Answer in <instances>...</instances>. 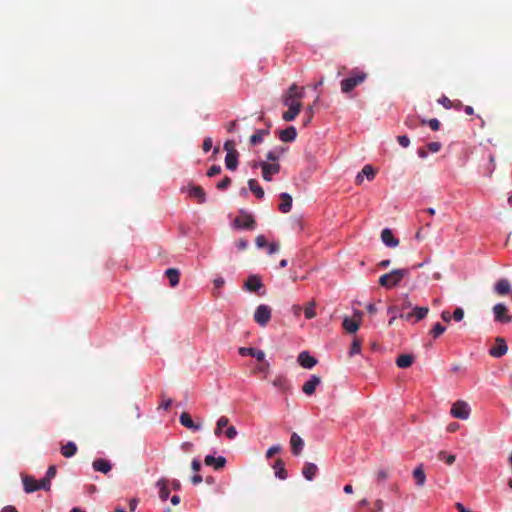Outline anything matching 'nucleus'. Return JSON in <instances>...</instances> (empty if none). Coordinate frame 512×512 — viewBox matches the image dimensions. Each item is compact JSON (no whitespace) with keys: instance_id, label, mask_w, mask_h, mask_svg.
I'll list each match as a JSON object with an SVG mask.
<instances>
[{"instance_id":"1","label":"nucleus","mask_w":512,"mask_h":512,"mask_svg":"<svg viewBox=\"0 0 512 512\" xmlns=\"http://www.w3.org/2000/svg\"><path fill=\"white\" fill-rule=\"evenodd\" d=\"M367 73L357 68L353 69L349 73V77L343 79L340 83L341 92L348 94L355 87L362 84L367 79Z\"/></svg>"},{"instance_id":"2","label":"nucleus","mask_w":512,"mask_h":512,"mask_svg":"<svg viewBox=\"0 0 512 512\" xmlns=\"http://www.w3.org/2000/svg\"><path fill=\"white\" fill-rule=\"evenodd\" d=\"M409 275V269H394L389 273L383 274L379 278V284L387 289L397 286L403 278Z\"/></svg>"},{"instance_id":"3","label":"nucleus","mask_w":512,"mask_h":512,"mask_svg":"<svg viewBox=\"0 0 512 512\" xmlns=\"http://www.w3.org/2000/svg\"><path fill=\"white\" fill-rule=\"evenodd\" d=\"M304 89L298 87L297 84L293 83L288 91L282 96V103L284 106H289L295 103H301V99L304 95Z\"/></svg>"},{"instance_id":"4","label":"nucleus","mask_w":512,"mask_h":512,"mask_svg":"<svg viewBox=\"0 0 512 512\" xmlns=\"http://www.w3.org/2000/svg\"><path fill=\"white\" fill-rule=\"evenodd\" d=\"M254 168L260 167L262 169V178L265 181H271L272 176L280 172V165L278 163H268L266 161L254 162Z\"/></svg>"},{"instance_id":"5","label":"nucleus","mask_w":512,"mask_h":512,"mask_svg":"<svg viewBox=\"0 0 512 512\" xmlns=\"http://www.w3.org/2000/svg\"><path fill=\"white\" fill-rule=\"evenodd\" d=\"M272 310L268 305H259L254 312V321L262 327H265L271 320Z\"/></svg>"},{"instance_id":"6","label":"nucleus","mask_w":512,"mask_h":512,"mask_svg":"<svg viewBox=\"0 0 512 512\" xmlns=\"http://www.w3.org/2000/svg\"><path fill=\"white\" fill-rule=\"evenodd\" d=\"M271 384L274 388L283 394H288L291 392V382L284 374L276 375L271 381Z\"/></svg>"},{"instance_id":"7","label":"nucleus","mask_w":512,"mask_h":512,"mask_svg":"<svg viewBox=\"0 0 512 512\" xmlns=\"http://www.w3.org/2000/svg\"><path fill=\"white\" fill-rule=\"evenodd\" d=\"M234 225L236 228L253 230L256 222L251 214L242 212L240 216L235 218Z\"/></svg>"},{"instance_id":"8","label":"nucleus","mask_w":512,"mask_h":512,"mask_svg":"<svg viewBox=\"0 0 512 512\" xmlns=\"http://www.w3.org/2000/svg\"><path fill=\"white\" fill-rule=\"evenodd\" d=\"M451 415L458 419H467L470 415L469 405L464 401H457L451 408Z\"/></svg>"},{"instance_id":"9","label":"nucleus","mask_w":512,"mask_h":512,"mask_svg":"<svg viewBox=\"0 0 512 512\" xmlns=\"http://www.w3.org/2000/svg\"><path fill=\"white\" fill-rule=\"evenodd\" d=\"M264 287L260 276L258 275H250L244 283V289L249 292H255L260 295V290Z\"/></svg>"},{"instance_id":"10","label":"nucleus","mask_w":512,"mask_h":512,"mask_svg":"<svg viewBox=\"0 0 512 512\" xmlns=\"http://www.w3.org/2000/svg\"><path fill=\"white\" fill-rule=\"evenodd\" d=\"M495 321L501 323H508L512 317L508 315V309L503 303H498L493 307Z\"/></svg>"},{"instance_id":"11","label":"nucleus","mask_w":512,"mask_h":512,"mask_svg":"<svg viewBox=\"0 0 512 512\" xmlns=\"http://www.w3.org/2000/svg\"><path fill=\"white\" fill-rule=\"evenodd\" d=\"M508 347L503 338H497L496 344L490 348L489 353L491 356L499 358L507 353Z\"/></svg>"},{"instance_id":"12","label":"nucleus","mask_w":512,"mask_h":512,"mask_svg":"<svg viewBox=\"0 0 512 512\" xmlns=\"http://www.w3.org/2000/svg\"><path fill=\"white\" fill-rule=\"evenodd\" d=\"M297 361L300 366L306 369H312L317 364V359L311 356L307 351H303L298 355Z\"/></svg>"},{"instance_id":"13","label":"nucleus","mask_w":512,"mask_h":512,"mask_svg":"<svg viewBox=\"0 0 512 512\" xmlns=\"http://www.w3.org/2000/svg\"><path fill=\"white\" fill-rule=\"evenodd\" d=\"M361 316H362V313L358 312L355 314V317H358V319H353V318H348V317L344 318L343 328L348 333H355L359 329Z\"/></svg>"},{"instance_id":"14","label":"nucleus","mask_w":512,"mask_h":512,"mask_svg":"<svg viewBox=\"0 0 512 512\" xmlns=\"http://www.w3.org/2000/svg\"><path fill=\"white\" fill-rule=\"evenodd\" d=\"M321 383V378L317 375H311L310 379L302 386V391L306 395H313L317 386Z\"/></svg>"},{"instance_id":"15","label":"nucleus","mask_w":512,"mask_h":512,"mask_svg":"<svg viewBox=\"0 0 512 512\" xmlns=\"http://www.w3.org/2000/svg\"><path fill=\"white\" fill-rule=\"evenodd\" d=\"M290 445H291V451L292 454L295 456H298L301 454L303 447H304V441L303 439L297 434L292 433L290 438Z\"/></svg>"},{"instance_id":"16","label":"nucleus","mask_w":512,"mask_h":512,"mask_svg":"<svg viewBox=\"0 0 512 512\" xmlns=\"http://www.w3.org/2000/svg\"><path fill=\"white\" fill-rule=\"evenodd\" d=\"M287 107L288 110L283 113L282 118L287 122H291L299 115L302 103L291 104Z\"/></svg>"},{"instance_id":"17","label":"nucleus","mask_w":512,"mask_h":512,"mask_svg":"<svg viewBox=\"0 0 512 512\" xmlns=\"http://www.w3.org/2000/svg\"><path fill=\"white\" fill-rule=\"evenodd\" d=\"M239 354L242 356L255 357L259 362H263L265 359V353L262 350H257L251 347H241L239 349Z\"/></svg>"},{"instance_id":"18","label":"nucleus","mask_w":512,"mask_h":512,"mask_svg":"<svg viewBox=\"0 0 512 512\" xmlns=\"http://www.w3.org/2000/svg\"><path fill=\"white\" fill-rule=\"evenodd\" d=\"M297 137V131L294 126H289L279 132V139L282 142H293Z\"/></svg>"},{"instance_id":"19","label":"nucleus","mask_w":512,"mask_h":512,"mask_svg":"<svg viewBox=\"0 0 512 512\" xmlns=\"http://www.w3.org/2000/svg\"><path fill=\"white\" fill-rule=\"evenodd\" d=\"M204 463L207 466H213L216 470L223 468L226 464V459L223 456L214 457L212 455H207L204 459Z\"/></svg>"},{"instance_id":"20","label":"nucleus","mask_w":512,"mask_h":512,"mask_svg":"<svg viewBox=\"0 0 512 512\" xmlns=\"http://www.w3.org/2000/svg\"><path fill=\"white\" fill-rule=\"evenodd\" d=\"M381 240L388 247H396L399 244L398 239H396L393 236L392 231L388 228H385L384 230H382Z\"/></svg>"},{"instance_id":"21","label":"nucleus","mask_w":512,"mask_h":512,"mask_svg":"<svg viewBox=\"0 0 512 512\" xmlns=\"http://www.w3.org/2000/svg\"><path fill=\"white\" fill-rule=\"evenodd\" d=\"M92 466L95 471L102 472L104 474H107L112 469L110 462L102 458L94 460Z\"/></svg>"},{"instance_id":"22","label":"nucleus","mask_w":512,"mask_h":512,"mask_svg":"<svg viewBox=\"0 0 512 512\" xmlns=\"http://www.w3.org/2000/svg\"><path fill=\"white\" fill-rule=\"evenodd\" d=\"M181 425L184 427L191 429L193 431H197L200 429V425H197L193 422L190 414L188 412H182L179 418Z\"/></svg>"},{"instance_id":"23","label":"nucleus","mask_w":512,"mask_h":512,"mask_svg":"<svg viewBox=\"0 0 512 512\" xmlns=\"http://www.w3.org/2000/svg\"><path fill=\"white\" fill-rule=\"evenodd\" d=\"M190 197L196 198L199 203L206 201V194L201 186L191 185L189 188Z\"/></svg>"},{"instance_id":"24","label":"nucleus","mask_w":512,"mask_h":512,"mask_svg":"<svg viewBox=\"0 0 512 512\" xmlns=\"http://www.w3.org/2000/svg\"><path fill=\"white\" fill-rule=\"evenodd\" d=\"M281 203L279 204V210L282 213L290 212L292 208V197L288 193L280 194Z\"/></svg>"},{"instance_id":"25","label":"nucleus","mask_w":512,"mask_h":512,"mask_svg":"<svg viewBox=\"0 0 512 512\" xmlns=\"http://www.w3.org/2000/svg\"><path fill=\"white\" fill-rule=\"evenodd\" d=\"M275 475L281 480H285L288 477L287 470L285 469V463L282 459H277L273 465Z\"/></svg>"},{"instance_id":"26","label":"nucleus","mask_w":512,"mask_h":512,"mask_svg":"<svg viewBox=\"0 0 512 512\" xmlns=\"http://www.w3.org/2000/svg\"><path fill=\"white\" fill-rule=\"evenodd\" d=\"M157 487L159 488V497L162 501H166L169 497L170 491L168 489V480L165 478H161L157 482Z\"/></svg>"},{"instance_id":"27","label":"nucleus","mask_w":512,"mask_h":512,"mask_svg":"<svg viewBox=\"0 0 512 512\" xmlns=\"http://www.w3.org/2000/svg\"><path fill=\"white\" fill-rule=\"evenodd\" d=\"M317 471L318 468L314 463L307 462L304 464L302 474L308 481H311L315 477Z\"/></svg>"},{"instance_id":"28","label":"nucleus","mask_w":512,"mask_h":512,"mask_svg":"<svg viewBox=\"0 0 512 512\" xmlns=\"http://www.w3.org/2000/svg\"><path fill=\"white\" fill-rule=\"evenodd\" d=\"M23 486L26 493H32L38 490V481L31 476L23 477Z\"/></svg>"},{"instance_id":"29","label":"nucleus","mask_w":512,"mask_h":512,"mask_svg":"<svg viewBox=\"0 0 512 512\" xmlns=\"http://www.w3.org/2000/svg\"><path fill=\"white\" fill-rule=\"evenodd\" d=\"M77 450H78L77 445L74 442L69 441L65 445H62L61 454L65 458H71L77 453Z\"/></svg>"},{"instance_id":"30","label":"nucleus","mask_w":512,"mask_h":512,"mask_svg":"<svg viewBox=\"0 0 512 512\" xmlns=\"http://www.w3.org/2000/svg\"><path fill=\"white\" fill-rule=\"evenodd\" d=\"M511 289L510 283L507 279L499 280L494 287V290L499 295H506Z\"/></svg>"},{"instance_id":"31","label":"nucleus","mask_w":512,"mask_h":512,"mask_svg":"<svg viewBox=\"0 0 512 512\" xmlns=\"http://www.w3.org/2000/svg\"><path fill=\"white\" fill-rule=\"evenodd\" d=\"M166 277L169 280V283L172 287H176L179 284L180 273L175 268H169L165 272Z\"/></svg>"},{"instance_id":"32","label":"nucleus","mask_w":512,"mask_h":512,"mask_svg":"<svg viewBox=\"0 0 512 512\" xmlns=\"http://www.w3.org/2000/svg\"><path fill=\"white\" fill-rule=\"evenodd\" d=\"M248 186L251 192H253L258 199H262L264 197V190L256 179H249Z\"/></svg>"},{"instance_id":"33","label":"nucleus","mask_w":512,"mask_h":512,"mask_svg":"<svg viewBox=\"0 0 512 512\" xmlns=\"http://www.w3.org/2000/svg\"><path fill=\"white\" fill-rule=\"evenodd\" d=\"M414 357L410 354H401L396 359V364L399 368H408L412 365Z\"/></svg>"},{"instance_id":"34","label":"nucleus","mask_w":512,"mask_h":512,"mask_svg":"<svg viewBox=\"0 0 512 512\" xmlns=\"http://www.w3.org/2000/svg\"><path fill=\"white\" fill-rule=\"evenodd\" d=\"M227 169L234 171L238 166V153H227L225 157Z\"/></svg>"},{"instance_id":"35","label":"nucleus","mask_w":512,"mask_h":512,"mask_svg":"<svg viewBox=\"0 0 512 512\" xmlns=\"http://www.w3.org/2000/svg\"><path fill=\"white\" fill-rule=\"evenodd\" d=\"M413 477L416 480V484L418 486L421 487V486H423L425 484L426 475L424 473L422 465H420V466H418L417 468L414 469Z\"/></svg>"},{"instance_id":"36","label":"nucleus","mask_w":512,"mask_h":512,"mask_svg":"<svg viewBox=\"0 0 512 512\" xmlns=\"http://www.w3.org/2000/svg\"><path fill=\"white\" fill-rule=\"evenodd\" d=\"M366 176L367 179L372 180L375 177V171L371 165H365L357 176V182H360Z\"/></svg>"},{"instance_id":"37","label":"nucleus","mask_w":512,"mask_h":512,"mask_svg":"<svg viewBox=\"0 0 512 512\" xmlns=\"http://www.w3.org/2000/svg\"><path fill=\"white\" fill-rule=\"evenodd\" d=\"M412 312L414 313L415 320L420 321L427 316L429 309L428 307H414Z\"/></svg>"},{"instance_id":"38","label":"nucleus","mask_w":512,"mask_h":512,"mask_svg":"<svg viewBox=\"0 0 512 512\" xmlns=\"http://www.w3.org/2000/svg\"><path fill=\"white\" fill-rule=\"evenodd\" d=\"M265 134H268L267 130H257L251 137H250V143L252 145H257L263 141V136Z\"/></svg>"},{"instance_id":"39","label":"nucleus","mask_w":512,"mask_h":512,"mask_svg":"<svg viewBox=\"0 0 512 512\" xmlns=\"http://www.w3.org/2000/svg\"><path fill=\"white\" fill-rule=\"evenodd\" d=\"M228 424H229V419L228 417L226 416H221L218 421H217V426H216V429H215V435H220L221 432H222V429L224 427H228Z\"/></svg>"},{"instance_id":"40","label":"nucleus","mask_w":512,"mask_h":512,"mask_svg":"<svg viewBox=\"0 0 512 512\" xmlns=\"http://www.w3.org/2000/svg\"><path fill=\"white\" fill-rule=\"evenodd\" d=\"M446 330V327L443 326L441 323L437 322L432 327L430 334L433 336V338H438L440 335H442Z\"/></svg>"},{"instance_id":"41","label":"nucleus","mask_w":512,"mask_h":512,"mask_svg":"<svg viewBox=\"0 0 512 512\" xmlns=\"http://www.w3.org/2000/svg\"><path fill=\"white\" fill-rule=\"evenodd\" d=\"M360 350H361V341L359 339H354L351 344L349 355L354 356V355L360 353Z\"/></svg>"},{"instance_id":"42","label":"nucleus","mask_w":512,"mask_h":512,"mask_svg":"<svg viewBox=\"0 0 512 512\" xmlns=\"http://www.w3.org/2000/svg\"><path fill=\"white\" fill-rule=\"evenodd\" d=\"M438 458L440 460H443L445 461L448 465H452L454 462H455V455H447L446 456V453L444 451H440L439 454H438Z\"/></svg>"},{"instance_id":"43","label":"nucleus","mask_w":512,"mask_h":512,"mask_svg":"<svg viewBox=\"0 0 512 512\" xmlns=\"http://www.w3.org/2000/svg\"><path fill=\"white\" fill-rule=\"evenodd\" d=\"M422 124L423 125H425V124L429 125V127L433 131H438L440 129V122L436 118H433V119H430V120H422Z\"/></svg>"},{"instance_id":"44","label":"nucleus","mask_w":512,"mask_h":512,"mask_svg":"<svg viewBox=\"0 0 512 512\" xmlns=\"http://www.w3.org/2000/svg\"><path fill=\"white\" fill-rule=\"evenodd\" d=\"M314 307H315L314 303H309V305L305 307L304 314L307 319H312L316 316Z\"/></svg>"},{"instance_id":"45","label":"nucleus","mask_w":512,"mask_h":512,"mask_svg":"<svg viewBox=\"0 0 512 512\" xmlns=\"http://www.w3.org/2000/svg\"><path fill=\"white\" fill-rule=\"evenodd\" d=\"M231 178L228 176H225L220 182L217 183L216 187L219 190H225L231 185Z\"/></svg>"},{"instance_id":"46","label":"nucleus","mask_w":512,"mask_h":512,"mask_svg":"<svg viewBox=\"0 0 512 512\" xmlns=\"http://www.w3.org/2000/svg\"><path fill=\"white\" fill-rule=\"evenodd\" d=\"M37 487H38V490L43 489V490L48 491V490H50V487H51V481L48 478L44 477L43 479L38 481Z\"/></svg>"},{"instance_id":"47","label":"nucleus","mask_w":512,"mask_h":512,"mask_svg":"<svg viewBox=\"0 0 512 512\" xmlns=\"http://www.w3.org/2000/svg\"><path fill=\"white\" fill-rule=\"evenodd\" d=\"M255 243L258 248H265L269 244L264 235H258L255 239Z\"/></svg>"},{"instance_id":"48","label":"nucleus","mask_w":512,"mask_h":512,"mask_svg":"<svg viewBox=\"0 0 512 512\" xmlns=\"http://www.w3.org/2000/svg\"><path fill=\"white\" fill-rule=\"evenodd\" d=\"M398 306L400 307L401 312H403V311H406V310H407V309H409V308H412V303H411V301L409 300L408 296L406 295V296L402 299L401 304H400V305H398Z\"/></svg>"},{"instance_id":"49","label":"nucleus","mask_w":512,"mask_h":512,"mask_svg":"<svg viewBox=\"0 0 512 512\" xmlns=\"http://www.w3.org/2000/svg\"><path fill=\"white\" fill-rule=\"evenodd\" d=\"M438 103H440L444 108L450 109L453 106V101H451L448 97L442 96L438 99Z\"/></svg>"},{"instance_id":"50","label":"nucleus","mask_w":512,"mask_h":512,"mask_svg":"<svg viewBox=\"0 0 512 512\" xmlns=\"http://www.w3.org/2000/svg\"><path fill=\"white\" fill-rule=\"evenodd\" d=\"M281 446L280 445H274V446H271L267 452H266V457L269 459L271 457H273L275 454L279 453L281 451Z\"/></svg>"},{"instance_id":"51","label":"nucleus","mask_w":512,"mask_h":512,"mask_svg":"<svg viewBox=\"0 0 512 512\" xmlns=\"http://www.w3.org/2000/svg\"><path fill=\"white\" fill-rule=\"evenodd\" d=\"M221 173V166L219 165H212L209 170L207 171L208 177H213Z\"/></svg>"},{"instance_id":"52","label":"nucleus","mask_w":512,"mask_h":512,"mask_svg":"<svg viewBox=\"0 0 512 512\" xmlns=\"http://www.w3.org/2000/svg\"><path fill=\"white\" fill-rule=\"evenodd\" d=\"M224 149L226 150L227 153H238L237 150L235 149V142L232 140H227L224 143Z\"/></svg>"},{"instance_id":"53","label":"nucleus","mask_w":512,"mask_h":512,"mask_svg":"<svg viewBox=\"0 0 512 512\" xmlns=\"http://www.w3.org/2000/svg\"><path fill=\"white\" fill-rule=\"evenodd\" d=\"M452 317L455 321H461L464 318V310L460 307L456 308Z\"/></svg>"},{"instance_id":"54","label":"nucleus","mask_w":512,"mask_h":512,"mask_svg":"<svg viewBox=\"0 0 512 512\" xmlns=\"http://www.w3.org/2000/svg\"><path fill=\"white\" fill-rule=\"evenodd\" d=\"M225 435L228 439L232 440L237 436V430L234 426L227 427Z\"/></svg>"},{"instance_id":"55","label":"nucleus","mask_w":512,"mask_h":512,"mask_svg":"<svg viewBox=\"0 0 512 512\" xmlns=\"http://www.w3.org/2000/svg\"><path fill=\"white\" fill-rule=\"evenodd\" d=\"M397 141L404 148L408 147L410 144V139L406 135L398 136Z\"/></svg>"},{"instance_id":"56","label":"nucleus","mask_w":512,"mask_h":512,"mask_svg":"<svg viewBox=\"0 0 512 512\" xmlns=\"http://www.w3.org/2000/svg\"><path fill=\"white\" fill-rule=\"evenodd\" d=\"M427 148H428V150L430 152L436 153V152H438L441 149V143H439V142H430L427 145Z\"/></svg>"},{"instance_id":"57","label":"nucleus","mask_w":512,"mask_h":512,"mask_svg":"<svg viewBox=\"0 0 512 512\" xmlns=\"http://www.w3.org/2000/svg\"><path fill=\"white\" fill-rule=\"evenodd\" d=\"M235 244L240 251L245 250L248 247V241L243 238L237 240Z\"/></svg>"},{"instance_id":"58","label":"nucleus","mask_w":512,"mask_h":512,"mask_svg":"<svg viewBox=\"0 0 512 512\" xmlns=\"http://www.w3.org/2000/svg\"><path fill=\"white\" fill-rule=\"evenodd\" d=\"M267 248H268V254L271 255V254H274L279 251L280 245L278 243L273 242V243H269Z\"/></svg>"},{"instance_id":"59","label":"nucleus","mask_w":512,"mask_h":512,"mask_svg":"<svg viewBox=\"0 0 512 512\" xmlns=\"http://www.w3.org/2000/svg\"><path fill=\"white\" fill-rule=\"evenodd\" d=\"M202 148L204 152L210 151V149L212 148V139L210 137L204 139Z\"/></svg>"},{"instance_id":"60","label":"nucleus","mask_w":512,"mask_h":512,"mask_svg":"<svg viewBox=\"0 0 512 512\" xmlns=\"http://www.w3.org/2000/svg\"><path fill=\"white\" fill-rule=\"evenodd\" d=\"M56 471H57L56 466H54V465L49 466L45 477L51 481V479L55 477Z\"/></svg>"},{"instance_id":"61","label":"nucleus","mask_w":512,"mask_h":512,"mask_svg":"<svg viewBox=\"0 0 512 512\" xmlns=\"http://www.w3.org/2000/svg\"><path fill=\"white\" fill-rule=\"evenodd\" d=\"M266 158H267V160H269L273 163H277V161L279 160L278 154H276V151H272V150L266 154Z\"/></svg>"},{"instance_id":"62","label":"nucleus","mask_w":512,"mask_h":512,"mask_svg":"<svg viewBox=\"0 0 512 512\" xmlns=\"http://www.w3.org/2000/svg\"><path fill=\"white\" fill-rule=\"evenodd\" d=\"M388 313L392 316L396 315L399 317V314L401 313L400 307L398 305H393L388 308Z\"/></svg>"},{"instance_id":"63","label":"nucleus","mask_w":512,"mask_h":512,"mask_svg":"<svg viewBox=\"0 0 512 512\" xmlns=\"http://www.w3.org/2000/svg\"><path fill=\"white\" fill-rule=\"evenodd\" d=\"M376 477L378 481H384L388 478V472L386 470L381 469L377 472Z\"/></svg>"},{"instance_id":"64","label":"nucleus","mask_w":512,"mask_h":512,"mask_svg":"<svg viewBox=\"0 0 512 512\" xmlns=\"http://www.w3.org/2000/svg\"><path fill=\"white\" fill-rule=\"evenodd\" d=\"M213 283L215 289H221L225 284V280L222 277H217L214 279Z\"/></svg>"}]
</instances>
